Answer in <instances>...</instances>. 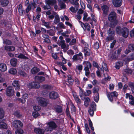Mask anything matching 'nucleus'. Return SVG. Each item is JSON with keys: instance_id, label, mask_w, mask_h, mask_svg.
Segmentation results:
<instances>
[{"instance_id": "obj_1", "label": "nucleus", "mask_w": 134, "mask_h": 134, "mask_svg": "<svg viewBox=\"0 0 134 134\" xmlns=\"http://www.w3.org/2000/svg\"><path fill=\"white\" fill-rule=\"evenodd\" d=\"M37 100L38 104L41 107H44L47 106L49 102L48 99L40 97H38Z\"/></svg>"}, {"instance_id": "obj_2", "label": "nucleus", "mask_w": 134, "mask_h": 134, "mask_svg": "<svg viewBox=\"0 0 134 134\" xmlns=\"http://www.w3.org/2000/svg\"><path fill=\"white\" fill-rule=\"evenodd\" d=\"M107 95L109 100L112 102L113 101V98H115V100L117 98L118 96V93L116 91L112 92H107Z\"/></svg>"}, {"instance_id": "obj_3", "label": "nucleus", "mask_w": 134, "mask_h": 134, "mask_svg": "<svg viewBox=\"0 0 134 134\" xmlns=\"http://www.w3.org/2000/svg\"><path fill=\"white\" fill-rule=\"evenodd\" d=\"M13 127L16 129L19 128L20 127H22L23 126V124L21 121L19 120H15L13 121L12 122Z\"/></svg>"}, {"instance_id": "obj_4", "label": "nucleus", "mask_w": 134, "mask_h": 134, "mask_svg": "<svg viewBox=\"0 0 134 134\" xmlns=\"http://www.w3.org/2000/svg\"><path fill=\"white\" fill-rule=\"evenodd\" d=\"M40 84L37 82H32L29 83L28 87L30 88L37 89L40 87Z\"/></svg>"}, {"instance_id": "obj_5", "label": "nucleus", "mask_w": 134, "mask_h": 134, "mask_svg": "<svg viewBox=\"0 0 134 134\" xmlns=\"http://www.w3.org/2000/svg\"><path fill=\"white\" fill-rule=\"evenodd\" d=\"M101 8L103 11V14L104 16H107L109 12V7L106 5H103L101 6Z\"/></svg>"}, {"instance_id": "obj_6", "label": "nucleus", "mask_w": 134, "mask_h": 134, "mask_svg": "<svg viewBox=\"0 0 134 134\" xmlns=\"http://www.w3.org/2000/svg\"><path fill=\"white\" fill-rule=\"evenodd\" d=\"M116 18V14L114 11L111 12L109 14L108 19L110 21H113L115 20Z\"/></svg>"}, {"instance_id": "obj_7", "label": "nucleus", "mask_w": 134, "mask_h": 134, "mask_svg": "<svg viewBox=\"0 0 134 134\" xmlns=\"http://www.w3.org/2000/svg\"><path fill=\"white\" fill-rule=\"evenodd\" d=\"M59 96L58 93L55 91H52L49 93V98L52 99H56L58 98Z\"/></svg>"}, {"instance_id": "obj_8", "label": "nucleus", "mask_w": 134, "mask_h": 134, "mask_svg": "<svg viewBox=\"0 0 134 134\" xmlns=\"http://www.w3.org/2000/svg\"><path fill=\"white\" fill-rule=\"evenodd\" d=\"M14 90L12 87L9 86L7 88L6 95L8 96H13L14 94Z\"/></svg>"}, {"instance_id": "obj_9", "label": "nucleus", "mask_w": 134, "mask_h": 134, "mask_svg": "<svg viewBox=\"0 0 134 134\" xmlns=\"http://www.w3.org/2000/svg\"><path fill=\"white\" fill-rule=\"evenodd\" d=\"M129 30L126 27L122 28V30L121 33L122 36L125 38H127L129 35Z\"/></svg>"}, {"instance_id": "obj_10", "label": "nucleus", "mask_w": 134, "mask_h": 134, "mask_svg": "<svg viewBox=\"0 0 134 134\" xmlns=\"http://www.w3.org/2000/svg\"><path fill=\"white\" fill-rule=\"evenodd\" d=\"M88 46H85L84 47L82 52L84 53L85 57L90 56L91 55V50L89 49Z\"/></svg>"}, {"instance_id": "obj_11", "label": "nucleus", "mask_w": 134, "mask_h": 134, "mask_svg": "<svg viewBox=\"0 0 134 134\" xmlns=\"http://www.w3.org/2000/svg\"><path fill=\"white\" fill-rule=\"evenodd\" d=\"M113 4L114 6L116 7L120 6L122 3V0H113Z\"/></svg>"}, {"instance_id": "obj_12", "label": "nucleus", "mask_w": 134, "mask_h": 134, "mask_svg": "<svg viewBox=\"0 0 134 134\" xmlns=\"http://www.w3.org/2000/svg\"><path fill=\"white\" fill-rule=\"evenodd\" d=\"M12 85L15 90H19L20 88V84L18 80H14L12 83Z\"/></svg>"}, {"instance_id": "obj_13", "label": "nucleus", "mask_w": 134, "mask_h": 134, "mask_svg": "<svg viewBox=\"0 0 134 134\" xmlns=\"http://www.w3.org/2000/svg\"><path fill=\"white\" fill-rule=\"evenodd\" d=\"M68 79L66 82H68L72 86L73 84V82H74V80L72 79V76L70 74L68 75Z\"/></svg>"}, {"instance_id": "obj_14", "label": "nucleus", "mask_w": 134, "mask_h": 134, "mask_svg": "<svg viewBox=\"0 0 134 134\" xmlns=\"http://www.w3.org/2000/svg\"><path fill=\"white\" fill-rule=\"evenodd\" d=\"M35 79L37 82H41L45 80V78L43 76H37L35 77Z\"/></svg>"}, {"instance_id": "obj_15", "label": "nucleus", "mask_w": 134, "mask_h": 134, "mask_svg": "<svg viewBox=\"0 0 134 134\" xmlns=\"http://www.w3.org/2000/svg\"><path fill=\"white\" fill-rule=\"evenodd\" d=\"M48 125L51 128L54 129L57 127V125L53 121H51L48 123Z\"/></svg>"}, {"instance_id": "obj_16", "label": "nucleus", "mask_w": 134, "mask_h": 134, "mask_svg": "<svg viewBox=\"0 0 134 134\" xmlns=\"http://www.w3.org/2000/svg\"><path fill=\"white\" fill-rule=\"evenodd\" d=\"M4 49L5 50L8 52L13 51L15 50V48L14 46H5Z\"/></svg>"}, {"instance_id": "obj_17", "label": "nucleus", "mask_w": 134, "mask_h": 134, "mask_svg": "<svg viewBox=\"0 0 134 134\" xmlns=\"http://www.w3.org/2000/svg\"><path fill=\"white\" fill-rule=\"evenodd\" d=\"M83 65L84 66V68H90L91 69V64L89 61H84L83 63Z\"/></svg>"}, {"instance_id": "obj_18", "label": "nucleus", "mask_w": 134, "mask_h": 134, "mask_svg": "<svg viewBox=\"0 0 134 134\" xmlns=\"http://www.w3.org/2000/svg\"><path fill=\"white\" fill-rule=\"evenodd\" d=\"M7 69L6 65L4 63H0V70L2 72L6 71Z\"/></svg>"}, {"instance_id": "obj_19", "label": "nucleus", "mask_w": 134, "mask_h": 134, "mask_svg": "<svg viewBox=\"0 0 134 134\" xmlns=\"http://www.w3.org/2000/svg\"><path fill=\"white\" fill-rule=\"evenodd\" d=\"M73 96L75 101L78 104H80L81 103V100L79 98V96H77L76 93L73 94Z\"/></svg>"}, {"instance_id": "obj_20", "label": "nucleus", "mask_w": 134, "mask_h": 134, "mask_svg": "<svg viewBox=\"0 0 134 134\" xmlns=\"http://www.w3.org/2000/svg\"><path fill=\"white\" fill-rule=\"evenodd\" d=\"M54 110L57 113H59L62 112V108L59 105H57L54 107Z\"/></svg>"}, {"instance_id": "obj_21", "label": "nucleus", "mask_w": 134, "mask_h": 134, "mask_svg": "<svg viewBox=\"0 0 134 134\" xmlns=\"http://www.w3.org/2000/svg\"><path fill=\"white\" fill-rule=\"evenodd\" d=\"M34 131L37 134H44V130L40 128H36L34 129Z\"/></svg>"}, {"instance_id": "obj_22", "label": "nucleus", "mask_w": 134, "mask_h": 134, "mask_svg": "<svg viewBox=\"0 0 134 134\" xmlns=\"http://www.w3.org/2000/svg\"><path fill=\"white\" fill-rule=\"evenodd\" d=\"M79 22L80 23L81 26L83 28L84 31H85L86 30V27H89V26H90V25L89 24L87 23H86L84 24L80 21H79Z\"/></svg>"}, {"instance_id": "obj_23", "label": "nucleus", "mask_w": 134, "mask_h": 134, "mask_svg": "<svg viewBox=\"0 0 134 134\" xmlns=\"http://www.w3.org/2000/svg\"><path fill=\"white\" fill-rule=\"evenodd\" d=\"M107 32L108 35L113 36H114L115 34V32L113 29H111V28L109 29Z\"/></svg>"}, {"instance_id": "obj_24", "label": "nucleus", "mask_w": 134, "mask_h": 134, "mask_svg": "<svg viewBox=\"0 0 134 134\" xmlns=\"http://www.w3.org/2000/svg\"><path fill=\"white\" fill-rule=\"evenodd\" d=\"M122 30V28L119 26H117L116 27L115 31L117 34L120 35Z\"/></svg>"}, {"instance_id": "obj_25", "label": "nucleus", "mask_w": 134, "mask_h": 134, "mask_svg": "<svg viewBox=\"0 0 134 134\" xmlns=\"http://www.w3.org/2000/svg\"><path fill=\"white\" fill-rule=\"evenodd\" d=\"M40 71L39 68L36 67L33 68L31 69V72L33 74H35L38 72Z\"/></svg>"}, {"instance_id": "obj_26", "label": "nucleus", "mask_w": 134, "mask_h": 134, "mask_svg": "<svg viewBox=\"0 0 134 134\" xmlns=\"http://www.w3.org/2000/svg\"><path fill=\"white\" fill-rule=\"evenodd\" d=\"M17 62V59L15 58H12L10 61V63L11 65L13 66H15L16 65Z\"/></svg>"}, {"instance_id": "obj_27", "label": "nucleus", "mask_w": 134, "mask_h": 134, "mask_svg": "<svg viewBox=\"0 0 134 134\" xmlns=\"http://www.w3.org/2000/svg\"><path fill=\"white\" fill-rule=\"evenodd\" d=\"M41 20L43 24L42 25L48 29L51 28V26L49 25V23L48 22H46L45 20L43 19H41Z\"/></svg>"}, {"instance_id": "obj_28", "label": "nucleus", "mask_w": 134, "mask_h": 134, "mask_svg": "<svg viewBox=\"0 0 134 134\" xmlns=\"http://www.w3.org/2000/svg\"><path fill=\"white\" fill-rule=\"evenodd\" d=\"M47 33L51 36H53L55 35V31L53 29H51L47 30Z\"/></svg>"}, {"instance_id": "obj_29", "label": "nucleus", "mask_w": 134, "mask_h": 134, "mask_svg": "<svg viewBox=\"0 0 134 134\" xmlns=\"http://www.w3.org/2000/svg\"><path fill=\"white\" fill-rule=\"evenodd\" d=\"M9 2L8 0H2L1 1V4L2 6L5 7L7 6Z\"/></svg>"}, {"instance_id": "obj_30", "label": "nucleus", "mask_w": 134, "mask_h": 134, "mask_svg": "<svg viewBox=\"0 0 134 134\" xmlns=\"http://www.w3.org/2000/svg\"><path fill=\"white\" fill-rule=\"evenodd\" d=\"M102 67L103 69H104V70L106 71H109V70L108 68L107 65V64L103 61L102 64Z\"/></svg>"}, {"instance_id": "obj_31", "label": "nucleus", "mask_w": 134, "mask_h": 134, "mask_svg": "<svg viewBox=\"0 0 134 134\" xmlns=\"http://www.w3.org/2000/svg\"><path fill=\"white\" fill-rule=\"evenodd\" d=\"M14 115L17 118H20L22 116V114L20 111L18 110H16L14 113Z\"/></svg>"}, {"instance_id": "obj_32", "label": "nucleus", "mask_w": 134, "mask_h": 134, "mask_svg": "<svg viewBox=\"0 0 134 134\" xmlns=\"http://www.w3.org/2000/svg\"><path fill=\"white\" fill-rule=\"evenodd\" d=\"M41 86L42 88L44 89L51 90L52 88L51 85L47 84L42 85Z\"/></svg>"}, {"instance_id": "obj_33", "label": "nucleus", "mask_w": 134, "mask_h": 134, "mask_svg": "<svg viewBox=\"0 0 134 134\" xmlns=\"http://www.w3.org/2000/svg\"><path fill=\"white\" fill-rule=\"evenodd\" d=\"M128 85L129 87L131 88L132 92L134 93V82H129Z\"/></svg>"}, {"instance_id": "obj_34", "label": "nucleus", "mask_w": 134, "mask_h": 134, "mask_svg": "<svg viewBox=\"0 0 134 134\" xmlns=\"http://www.w3.org/2000/svg\"><path fill=\"white\" fill-rule=\"evenodd\" d=\"M16 70L14 68H12L10 69L9 70V73L12 74L14 75L16 73Z\"/></svg>"}, {"instance_id": "obj_35", "label": "nucleus", "mask_w": 134, "mask_h": 134, "mask_svg": "<svg viewBox=\"0 0 134 134\" xmlns=\"http://www.w3.org/2000/svg\"><path fill=\"white\" fill-rule=\"evenodd\" d=\"M66 112L67 115V116H68L69 115V116L70 119L73 121L74 123H75V122L74 121V119L71 118V115L70 114V111L69 110V108L68 106H67L66 109Z\"/></svg>"}, {"instance_id": "obj_36", "label": "nucleus", "mask_w": 134, "mask_h": 134, "mask_svg": "<svg viewBox=\"0 0 134 134\" xmlns=\"http://www.w3.org/2000/svg\"><path fill=\"white\" fill-rule=\"evenodd\" d=\"M3 42L4 44L6 45H11L12 42L11 41L9 40L5 39L3 40Z\"/></svg>"}, {"instance_id": "obj_37", "label": "nucleus", "mask_w": 134, "mask_h": 134, "mask_svg": "<svg viewBox=\"0 0 134 134\" xmlns=\"http://www.w3.org/2000/svg\"><path fill=\"white\" fill-rule=\"evenodd\" d=\"M60 21V18L58 15V14L56 15L54 20V23L56 24L59 22Z\"/></svg>"}, {"instance_id": "obj_38", "label": "nucleus", "mask_w": 134, "mask_h": 134, "mask_svg": "<svg viewBox=\"0 0 134 134\" xmlns=\"http://www.w3.org/2000/svg\"><path fill=\"white\" fill-rule=\"evenodd\" d=\"M0 128L4 129H7V124L3 122H0Z\"/></svg>"}, {"instance_id": "obj_39", "label": "nucleus", "mask_w": 134, "mask_h": 134, "mask_svg": "<svg viewBox=\"0 0 134 134\" xmlns=\"http://www.w3.org/2000/svg\"><path fill=\"white\" fill-rule=\"evenodd\" d=\"M18 57L19 58L21 59H29V58L28 57L25 56V55L22 53H21L19 55Z\"/></svg>"}, {"instance_id": "obj_40", "label": "nucleus", "mask_w": 134, "mask_h": 134, "mask_svg": "<svg viewBox=\"0 0 134 134\" xmlns=\"http://www.w3.org/2000/svg\"><path fill=\"white\" fill-rule=\"evenodd\" d=\"M18 11L20 13H21V15H23L24 12V10L23 9L22 5L20 4L19 5L18 8Z\"/></svg>"}, {"instance_id": "obj_41", "label": "nucleus", "mask_w": 134, "mask_h": 134, "mask_svg": "<svg viewBox=\"0 0 134 134\" xmlns=\"http://www.w3.org/2000/svg\"><path fill=\"white\" fill-rule=\"evenodd\" d=\"M113 22V23H110V25L111 27L113 28L117 24L118 21L117 20H115Z\"/></svg>"}, {"instance_id": "obj_42", "label": "nucleus", "mask_w": 134, "mask_h": 134, "mask_svg": "<svg viewBox=\"0 0 134 134\" xmlns=\"http://www.w3.org/2000/svg\"><path fill=\"white\" fill-rule=\"evenodd\" d=\"M80 89L79 91V96L80 97H82L83 95H84V91L80 87L78 86Z\"/></svg>"}, {"instance_id": "obj_43", "label": "nucleus", "mask_w": 134, "mask_h": 134, "mask_svg": "<svg viewBox=\"0 0 134 134\" xmlns=\"http://www.w3.org/2000/svg\"><path fill=\"white\" fill-rule=\"evenodd\" d=\"M90 69V68H84L83 69V70H85V75L87 76H88L90 74V72L89 70Z\"/></svg>"}, {"instance_id": "obj_44", "label": "nucleus", "mask_w": 134, "mask_h": 134, "mask_svg": "<svg viewBox=\"0 0 134 134\" xmlns=\"http://www.w3.org/2000/svg\"><path fill=\"white\" fill-rule=\"evenodd\" d=\"M70 10L72 12L75 13L76 11L78 9L77 7L76 6L74 7H73L72 6L69 8Z\"/></svg>"}, {"instance_id": "obj_45", "label": "nucleus", "mask_w": 134, "mask_h": 134, "mask_svg": "<svg viewBox=\"0 0 134 134\" xmlns=\"http://www.w3.org/2000/svg\"><path fill=\"white\" fill-rule=\"evenodd\" d=\"M95 110H94V109H91V108L90 107L89 108L88 112L91 116H93L94 113V111Z\"/></svg>"}, {"instance_id": "obj_46", "label": "nucleus", "mask_w": 134, "mask_h": 134, "mask_svg": "<svg viewBox=\"0 0 134 134\" xmlns=\"http://www.w3.org/2000/svg\"><path fill=\"white\" fill-rule=\"evenodd\" d=\"M128 48L131 51H134V44L131 43L129 44Z\"/></svg>"}, {"instance_id": "obj_47", "label": "nucleus", "mask_w": 134, "mask_h": 134, "mask_svg": "<svg viewBox=\"0 0 134 134\" xmlns=\"http://www.w3.org/2000/svg\"><path fill=\"white\" fill-rule=\"evenodd\" d=\"M4 111L3 109L0 108V118L1 119L4 117Z\"/></svg>"}, {"instance_id": "obj_48", "label": "nucleus", "mask_w": 134, "mask_h": 134, "mask_svg": "<svg viewBox=\"0 0 134 134\" xmlns=\"http://www.w3.org/2000/svg\"><path fill=\"white\" fill-rule=\"evenodd\" d=\"M96 104L94 102H92L90 105V108H91V109H94V110H96Z\"/></svg>"}, {"instance_id": "obj_49", "label": "nucleus", "mask_w": 134, "mask_h": 134, "mask_svg": "<svg viewBox=\"0 0 134 134\" xmlns=\"http://www.w3.org/2000/svg\"><path fill=\"white\" fill-rule=\"evenodd\" d=\"M32 116L36 118L40 115V114L37 111H35L32 113Z\"/></svg>"}, {"instance_id": "obj_50", "label": "nucleus", "mask_w": 134, "mask_h": 134, "mask_svg": "<svg viewBox=\"0 0 134 134\" xmlns=\"http://www.w3.org/2000/svg\"><path fill=\"white\" fill-rule=\"evenodd\" d=\"M31 5H30V4L28 5L25 10L26 13H28L29 11H30L31 10Z\"/></svg>"}, {"instance_id": "obj_51", "label": "nucleus", "mask_w": 134, "mask_h": 134, "mask_svg": "<svg viewBox=\"0 0 134 134\" xmlns=\"http://www.w3.org/2000/svg\"><path fill=\"white\" fill-rule=\"evenodd\" d=\"M114 37L111 35H109V36L107 37L106 38V41L107 42H108L110 41L113 40L114 39Z\"/></svg>"}, {"instance_id": "obj_52", "label": "nucleus", "mask_w": 134, "mask_h": 134, "mask_svg": "<svg viewBox=\"0 0 134 134\" xmlns=\"http://www.w3.org/2000/svg\"><path fill=\"white\" fill-rule=\"evenodd\" d=\"M124 72L126 74H131L132 72V71L131 70L129 69H125L124 70Z\"/></svg>"}, {"instance_id": "obj_53", "label": "nucleus", "mask_w": 134, "mask_h": 134, "mask_svg": "<svg viewBox=\"0 0 134 134\" xmlns=\"http://www.w3.org/2000/svg\"><path fill=\"white\" fill-rule=\"evenodd\" d=\"M94 48L95 49L98 50L99 47V43L98 42H97L94 43L93 46Z\"/></svg>"}, {"instance_id": "obj_54", "label": "nucleus", "mask_w": 134, "mask_h": 134, "mask_svg": "<svg viewBox=\"0 0 134 134\" xmlns=\"http://www.w3.org/2000/svg\"><path fill=\"white\" fill-rule=\"evenodd\" d=\"M59 27L61 29H65V26L62 22H60L58 24Z\"/></svg>"}, {"instance_id": "obj_55", "label": "nucleus", "mask_w": 134, "mask_h": 134, "mask_svg": "<svg viewBox=\"0 0 134 134\" xmlns=\"http://www.w3.org/2000/svg\"><path fill=\"white\" fill-rule=\"evenodd\" d=\"M83 66L82 65H78L76 66V68L80 72L82 71Z\"/></svg>"}, {"instance_id": "obj_56", "label": "nucleus", "mask_w": 134, "mask_h": 134, "mask_svg": "<svg viewBox=\"0 0 134 134\" xmlns=\"http://www.w3.org/2000/svg\"><path fill=\"white\" fill-rule=\"evenodd\" d=\"M87 93L84 92V95L85 96H88L90 94L92 93V92L90 90H88L86 91Z\"/></svg>"}, {"instance_id": "obj_57", "label": "nucleus", "mask_w": 134, "mask_h": 134, "mask_svg": "<svg viewBox=\"0 0 134 134\" xmlns=\"http://www.w3.org/2000/svg\"><path fill=\"white\" fill-rule=\"evenodd\" d=\"M92 64H93V66L97 68L98 69L99 68L98 63L97 62H96L94 61H93V62Z\"/></svg>"}, {"instance_id": "obj_58", "label": "nucleus", "mask_w": 134, "mask_h": 134, "mask_svg": "<svg viewBox=\"0 0 134 134\" xmlns=\"http://www.w3.org/2000/svg\"><path fill=\"white\" fill-rule=\"evenodd\" d=\"M35 111H39L41 109V108L39 106H35L33 107Z\"/></svg>"}, {"instance_id": "obj_59", "label": "nucleus", "mask_w": 134, "mask_h": 134, "mask_svg": "<svg viewBox=\"0 0 134 134\" xmlns=\"http://www.w3.org/2000/svg\"><path fill=\"white\" fill-rule=\"evenodd\" d=\"M116 42V40H113V42L111 43L110 44V48L111 49L113 48L114 47Z\"/></svg>"}, {"instance_id": "obj_60", "label": "nucleus", "mask_w": 134, "mask_h": 134, "mask_svg": "<svg viewBox=\"0 0 134 134\" xmlns=\"http://www.w3.org/2000/svg\"><path fill=\"white\" fill-rule=\"evenodd\" d=\"M71 111L74 112H75L76 111V109L74 104H72L71 105Z\"/></svg>"}, {"instance_id": "obj_61", "label": "nucleus", "mask_w": 134, "mask_h": 134, "mask_svg": "<svg viewBox=\"0 0 134 134\" xmlns=\"http://www.w3.org/2000/svg\"><path fill=\"white\" fill-rule=\"evenodd\" d=\"M96 97L94 98V101L96 102H98L99 99V95L98 93H97V94H96Z\"/></svg>"}, {"instance_id": "obj_62", "label": "nucleus", "mask_w": 134, "mask_h": 134, "mask_svg": "<svg viewBox=\"0 0 134 134\" xmlns=\"http://www.w3.org/2000/svg\"><path fill=\"white\" fill-rule=\"evenodd\" d=\"M98 88H97L96 87H94L93 88V93H96L97 94V93H98Z\"/></svg>"}, {"instance_id": "obj_63", "label": "nucleus", "mask_w": 134, "mask_h": 134, "mask_svg": "<svg viewBox=\"0 0 134 134\" xmlns=\"http://www.w3.org/2000/svg\"><path fill=\"white\" fill-rule=\"evenodd\" d=\"M76 40L75 38L72 39L70 42L71 45H73L76 42Z\"/></svg>"}, {"instance_id": "obj_64", "label": "nucleus", "mask_w": 134, "mask_h": 134, "mask_svg": "<svg viewBox=\"0 0 134 134\" xmlns=\"http://www.w3.org/2000/svg\"><path fill=\"white\" fill-rule=\"evenodd\" d=\"M130 35L131 37H134V28L130 32Z\"/></svg>"}]
</instances>
